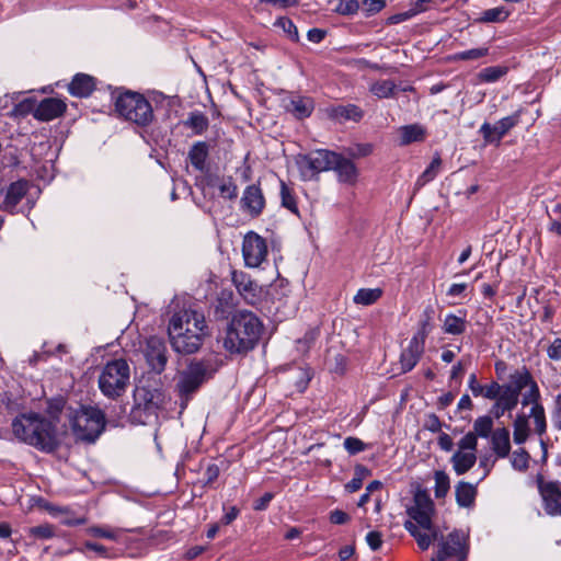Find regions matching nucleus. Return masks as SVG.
<instances>
[{"label": "nucleus", "mask_w": 561, "mask_h": 561, "mask_svg": "<svg viewBox=\"0 0 561 561\" xmlns=\"http://www.w3.org/2000/svg\"><path fill=\"white\" fill-rule=\"evenodd\" d=\"M168 333L173 350L180 354H194L203 345L209 329L203 311L193 306L175 310L168 324Z\"/></svg>", "instance_id": "f257e3e1"}, {"label": "nucleus", "mask_w": 561, "mask_h": 561, "mask_svg": "<svg viewBox=\"0 0 561 561\" xmlns=\"http://www.w3.org/2000/svg\"><path fill=\"white\" fill-rule=\"evenodd\" d=\"M263 332V323L251 311H238L231 318L225 336L222 347L230 354H243L252 351Z\"/></svg>", "instance_id": "f03ea898"}, {"label": "nucleus", "mask_w": 561, "mask_h": 561, "mask_svg": "<svg viewBox=\"0 0 561 561\" xmlns=\"http://www.w3.org/2000/svg\"><path fill=\"white\" fill-rule=\"evenodd\" d=\"M12 432L19 440L45 453H53L59 446L54 424L36 413L16 416Z\"/></svg>", "instance_id": "7ed1b4c3"}, {"label": "nucleus", "mask_w": 561, "mask_h": 561, "mask_svg": "<svg viewBox=\"0 0 561 561\" xmlns=\"http://www.w3.org/2000/svg\"><path fill=\"white\" fill-rule=\"evenodd\" d=\"M217 366L210 359L193 360L180 374L176 389L181 397V405L184 409L191 397L199 387L216 373Z\"/></svg>", "instance_id": "20e7f679"}, {"label": "nucleus", "mask_w": 561, "mask_h": 561, "mask_svg": "<svg viewBox=\"0 0 561 561\" xmlns=\"http://www.w3.org/2000/svg\"><path fill=\"white\" fill-rule=\"evenodd\" d=\"M70 424L78 439L92 443L105 427V415L98 408L81 407L70 414Z\"/></svg>", "instance_id": "39448f33"}, {"label": "nucleus", "mask_w": 561, "mask_h": 561, "mask_svg": "<svg viewBox=\"0 0 561 561\" xmlns=\"http://www.w3.org/2000/svg\"><path fill=\"white\" fill-rule=\"evenodd\" d=\"M115 110L119 116L139 126H147L153 119L150 102L140 93L126 91L118 94Z\"/></svg>", "instance_id": "423d86ee"}, {"label": "nucleus", "mask_w": 561, "mask_h": 561, "mask_svg": "<svg viewBox=\"0 0 561 561\" xmlns=\"http://www.w3.org/2000/svg\"><path fill=\"white\" fill-rule=\"evenodd\" d=\"M129 365L123 358L108 362L99 376L101 392L107 398L121 397L129 385Z\"/></svg>", "instance_id": "0eeeda50"}, {"label": "nucleus", "mask_w": 561, "mask_h": 561, "mask_svg": "<svg viewBox=\"0 0 561 561\" xmlns=\"http://www.w3.org/2000/svg\"><path fill=\"white\" fill-rule=\"evenodd\" d=\"M135 404L130 416L134 422L147 424L152 416L163 407L165 394L161 389L150 387H137L134 392Z\"/></svg>", "instance_id": "6e6552de"}, {"label": "nucleus", "mask_w": 561, "mask_h": 561, "mask_svg": "<svg viewBox=\"0 0 561 561\" xmlns=\"http://www.w3.org/2000/svg\"><path fill=\"white\" fill-rule=\"evenodd\" d=\"M436 556L431 561L456 559L465 561L468 554V538L461 530H454L447 536L438 535Z\"/></svg>", "instance_id": "1a4fd4ad"}, {"label": "nucleus", "mask_w": 561, "mask_h": 561, "mask_svg": "<svg viewBox=\"0 0 561 561\" xmlns=\"http://www.w3.org/2000/svg\"><path fill=\"white\" fill-rule=\"evenodd\" d=\"M336 153L327 149L313 150L298 156L296 163L304 180H310L320 172L332 169Z\"/></svg>", "instance_id": "9d476101"}, {"label": "nucleus", "mask_w": 561, "mask_h": 561, "mask_svg": "<svg viewBox=\"0 0 561 561\" xmlns=\"http://www.w3.org/2000/svg\"><path fill=\"white\" fill-rule=\"evenodd\" d=\"M268 248L266 240L256 232H248L242 242V255L248 267L255 268L266 260Z\"/></svg>", "instance_id": "9b49d317"}, {"label": "nucleus", "mask_w": 561, "mask_h": 561, "mask_svg": "<svg viewBox=\"0 0 561 561\" xmlns=\"http://www.w3.org/2000/svg\"><path fill=\"white\" fill-rule=\"evenodd\" d=\"M522 111L518 110L514 114L501 118L495 125L483 123L479 129L484 142L499 145L501 139L520 121Z\"/></svg>", "instance_id": "f8f14e48"}, {"label": "nucleus", "mask_w": 561, "mask_h": 561, "mask_svg": "<svg viewBox=\"0 0 561 561\" xmlns=\"http://www.w3.org/2000/svg\"><path fill=\"white\" fill-rule=\"evenodd\" d=\"M434 504L425 491H417L414 495V505L408 510L409 516L425 530L432 528V513Z\"/></svg>", "instance_id": "ddd939ff"}, {"label": "nucleus", "mask_w": 561, "mask_h": 561, "mask_svg": "<svg viewBox=\"0 0 561 561\" xmlns=\"http://www.w3.org/2000/svg\"><path fill=\"white\" fill-rule=\"evenodd\" d=\"M538 489L543 501V510L550 516H557L561 511V483L559 481L546 482L538 478Z\"/></svg>", "instance_id": "4468645a"}, {"label": "nucleus", "mask_w": 561, "mask_h": 561, "mask_svg": "<svg viewBox=\"0 0 561 561\" xmlns=\"http://www.w3.org/2000/svg\"><path fill=\"white\" fill-rule=\"evenodd\" d=\"M145 357L150 368L160 374L164 370L168 362L167 346L162 339L150 336L146 342Z\"/></svg>", "instance_id": "2eb2a0df"}, {"label": "nucleus", "mask_w": 561, "mask_h": 561, "mask_svg": "<svg viewBox=\"0 0 561 561\" xmlns=\"http://www.w3.org/2000/svg\"><path fill=\"white\" fill-rule=\"evenodd\" d=\"M424 332L415 333L409 345L401 352L400 365L402 373L411 371L420 362L424 353Z\"/></svg>", "instance_id": "dca6fc26"}, {"label": "nucleus", "mask_w": 561, "mask_h": 561, "mask_svg": "<svg viewBox=\"0 0 561 561\" xmlns=\"http://www.w3.org/2000/svg\"><path fill=\"white\" fill-rule=\"evenodd\" d=\"M30 183L26 180H19L11 183L0 192V209L12 211L21 199L26 195Z\"/></svg>", "instance_id": "f3484780"}, {"label": "nucleus", "mask_w": 561, "mask_h": 561, "mask_svg": "<svg viewBox=\"0 0 561 561\" xmlns=\"http://www.w3.org/2000/svg\"><path fill=\"white\" fill-rule=\"evenodd\" d=\"M240 204L242 210L251 217H259L265 207V198L260 186L255 184L247 186Z\"/></svg>", "instance_id": "a211bd4d"}, {"label": "nucleus", "mask_w": 561, "mask_h": 561, "mask_svg": "<svg viewBox=\"0 0 561 561\" xmlns=\"http://www.w3.org/2000/svg\"><path fill=\"white\" fill-rule=\"evenodd\" d=\"M66 103L56 98H47L41 101L34 112V117L42 122H48L62 115Z\"/></svg>", "instance_id": "6ab92c4d"}, {"label": "nucleus", "mask_w": 561, "mask_h": 561, "mask_svg": "<svg viewBox=\"0 0 561 561\" xmlns=\"http://www.w3.org/2000/svg\"><path fill=\"white\" fill-rule=\"evenodd\" d=\"M331 170L335 171L341 183L354 185L357 181L358 171L356 165L339 153H336V161L332 164Z\"/></svg>", "instance_id": "aec40b11"}, {"label": "nucleus", "mask_w": 561, "mask_h": 561, "mask_svg": "<svg viewBox=\"0 0 561 561\" xmlns=\"http://www.w3.org/2000/svg\"><path fill=\"white\" fill-rule=\"evenodd\" d=\"M404 528L414 537L421 550H427L433 541L438 540L439 531L433 527L431 530H425L416 523L407 520Z\"/></svg>", "instance_id": "412c9836"}, {"label": "nucleus", "mask_w": 561, "mask_h": 561, "mask_svg": "<svg viewBox=\"0 0 561 561\" xmlns=\"http://www.w3.org/2000/svg\"><path fill=\"white\" fill-rule=\"evenodd\" d=\"M95 89V79L87 73H77L68 85V91L77 98H88Z\"/></svg>", "instance_id": "4be33fe9"}, {"label": "nucleus", "mask_w": 561, "mask_h": 561, "mask_svg": "<svg viewBox=\"0 0 561 561\" xmlns=\"http://www.w3.org/2000/svg\"><path fill=\"white\" fill-rule=\"evenodd\" d=\"M327 114L332 119L353 122H359L364 116L363 110L355 104L330 106Z\"/></svg>", "instance_id": "5701e85b"}, {"label": "nucleus", "mask_w": 561, "mask_h": 561, "mask_svg": "<svg viewBox=\"0 0 561 561\" xmlns=\"http://www.w3.org/2000/svg\"><path fill=\"white\" fill-rule=\"evenodd\" d=\"M467 311L459 310L458 314L456 313H447L445 318L442 320V330L445 334L450 335H460L465 333L467 329Z\"/></svg>", "instance_id": "b1692460"}, {"label": "nucleus", "mask_w": 561, "mask_h": 561, "mask_svg": "<svg viewBox=\"0 0 561 561\" xmlns=\"http://www.w3.org/2000/svg\"><path fill=\"white\" fill-rule=\"evenodd\" d=\"M534 380L528 368L523 366L510 375V382L503 385V388L510 389L519 397L523 389L527 388Z\"/></svg>", "instance_id": "393cba45"}, {"label": "nucleus", "mask_w": 561, "mask_h": 561, "mask_svg": "<svg viewBox=\"0 0 561 561\" xmlns=\"http://www.w3.org/2000/svg\"><path fill=\"white\" fill-rule=\"evenodd\" d=\"M492 450L499 458H505L511 451L510 431L506 427L496 428L491 435Z\"/></svg>", "instance_id": "a878e982"}, {"label": "nucleus", "mask_w": 561, "mask_h": 561, "mask_svg": "<svg viewBox=\"0 0 561 561\" xmlns=\"http://www.w3.org/2000/svg\"><path fill=\"white\" fill-rule=\"evenodd\" d=\"M209 156V146L205 141L195 142L188 151V160L197 171L204 172L207 170V158Z\"/></svg>", "instance_id": "bb28decb"}, {"label": "nucleus", "mask_w": 561, "mask_h": 561, "mask_svg": "<svg viewBox=\"0 0 561 561\" xmlns=\"http://www.w3.org/2000/svg\"><path fill=\"white\" fill-rule=\"evenodd\" d=\"M455 495L460 507H471L476 501L477 489L471 483L460 481L455 488Z\"/></svg>", "instance_id": "cd10ccee"}, {"label": "nucleus", "mask_w": 561, "mask_h": 561, "mask_svg": "<svg viewBox=\"0 0 561 561\" xmlns=\"http://www.w3.org/2000/svg\"><path fill=\"white\" fill-rule=\"evenodd\" d=\"M455 472L460 476L469 471L477 461L476 453L457 450L450 459Z\"/></svg>", "instance_id": "c85d7f7f"}, {"label": "nucleus", "mask_w": 561, "mask_h": 561, "mask_svg": "<svg viewBox=\"0 0 561 561\" xmlns=\"http://www.w3.org/2000/svg\"><path fill=\"white\" fill-rule=\"evenodd\" d=\"M183 125L193 130L194 135H203L209 127L208 117L198 111L191 112Z\"/></svg>", "instance_id": "c756f323"}, {"label": "nucleus", "mask_w": 561, "mask_h": 561, "mask_svg": "<svg viewBox=\"0 0 561 561\" xmlns=\"http://www.w3.org/2000/svg\"><path fill=\"white\" fill-rule=\"evenodd\" d=\"M232 283L237 287L238 291L244 297L254 296L256 285L251 277L244 272H232Z\"/></svg>", "instance_id": "7c9ffc66"}, {"label": "nucleus", "mask_w": 561, "mask_h": 561, "mask_svg": "<svg viewBox=\"0 0 561 561\" xmlns=\"http://www.w3.org/2000/svg\"><path fill=\"white\" fill-rule=\"evenodd\" d=\"M314 108L313 101L310 98L298 96L293 99L288 105V110L297 118L309 117Z\"/></svg>", "instance_id": "2f4dec72"}, {"label": "nucleus", "mask_w": 561, "mask_h": 561, "mask_svg": "<svg viewBox=\"0 0 561 561\" xmlns=\"http://www.w3.org/2000/svg\"><path fill=\"white\" fill-rule=\"evenodd\" d=\"M399 133L401 146H407L412 142L422 141L425 137L424 128L417 124L402 126Z\"/></svg>", "instance_id": "473e14b6"}, {"label": "nucleus", "mask_w": 561, "mask_h": 561, "mask_svg": "<svg viewBox=\"0 0 561 561\" xmlns=\"http://www.w3.org/2000/svg\"><path fill=\"white\" fill-rule=\"evenodd\" d=\"M36 106L37 105L34 99L26 98L22 101L14 102L11 108L5 111L3 115L14 118L25 117L31 113L34 114Z\"/></svg>", "instance_id": "72a5a7b5"}, {"label": "nucleus", "mask_w": 561, "mask_h": 561, "mask_svg": "<svg viewBox=\"0 0 561 561\" xmlns=\"http://www.w3.org/2000/svg\"><path fill=\"white\" fill-rule=\"evenodd\" d=\"M513 427L514 442L516 444L525 443L529 435L528 416L525 414H518L514 421Z\"/></svg>", "instance_id": "f704fd0d"}, {"label": "nucleus", "mask_w": 561, "mask_h": 561, "mask_svg": "<svg viewBox=\"0 0 561 561\" xmlns=\"http://www.w3.org/2000/svg\"><path fill=\"white\" fill-rule=\"evenodd\" d=\"M510 12L504 7H496L484 10L476 20L479 23H499L505 21Z\"/></svg>", "instance_id": "c9c22d12"}, {"label": "nucleus", "mask_w": 561, "mask_h": 561, "mask_svg": "<svg viewBox=\"0 0 561 561\" xmlns=\"http://www.w3.org/2000/svg\"><path fill=\"white\" fill-rule=\"evenodd\" d=\"M382 295L380 288H360L353 300L356 305L369 306L375 304Z\"/></svg>", "instance_id": "e433bc0d"}, {"label": "nucleus", "mask_w": 561, "mask_h": 561, "mask_svg": "<svg viewBox=\"0 0 561 561\" xmlns=\"http://www.w3.org/2000/svg\"><path fill=\"white\" fill-rule=\"evenodd\" d=\"M508 71L506 66H491L482 69L478 73V79L484 83H493L499 81Z\"/></svg>", "instance_id": "4c0bfd02"}, {"label": "nucleus", "mask_w": 561, "mask_h": 561, "mask_svg": "<svg viewBox=\"0 0 561 561\" xmlns=\"http://www.w3.org/2000/svg\"><path fill=\"white\" fill-rule=\"evenodd\" d=\"M54 515H61L60 523L65 526H79L87 524L84 516H76L66 507H56L50 511Z\"/></svg>", "instance_id": "58836bf2"}, {"label": "nucleus", "mask_w": 561, "mask_h": 561, "mask_svg": "<svg viewBox=\"0 0 561 561\" xmlns=\"http://www.w3.org/2000/svg\"><path fill=\"white\" fill-rule=\"evenodd\" d=\"M396 83L391 80H379L374 82L369 91L378 99H388L393 95Z\"/></svg>", "instance_id": "ea45409f"}, {"label": "nucleus", "mask_w": 561, "mask_h": 561, "mask_svg": "<svg viewBox=\"0 0 561 561\" xmlns=\"http://www.w3.org/2000/svg\"><path fill=\"white\" fill-rule=\"evenodd\" d=\"M529 417L534 419L535 431L538 435H543L547 430L546 413L542 404H535L530 409Z\"/></svg>", "instance_id": "a19ab883"}, {"label": "nucleus", "mask_w": 561, "mask_h": 561, "mask_svg": "<svg viewBox=\"0 0 561 561\" xmlns=\"http://www.w3.org/2000/svg\"><path fill=\"white\" fill-rule=\"evenodd\" d=\"M440 165H442L440 157L439 156L434 157L432 162L430 163V165L419 176L416 184L422 186V185H425L426 183L433 181L437 176Z\"/></svg>", "instance_id": "79ce46f5"}, {"label": "nucleus", "mask_w": 561, "mask_h": 561, "mask_svg": "<svg viewBox=\"0 0 561 561\" xmlns=\"http://www.w3.org/2000/svg\"><path fill=\"white\" fill-rule=\"evenodd\" d=\"M280 199L283 207L298 215V206L294 192L284 181H280Z\"/></svg>", "instance_id": "37998d69"}, {"label": "nucleus", "mask_w": 561, "mask_h": 561, "mask_svg": "<svg viewBox=\"0 0 561 561\" xmlns=\"http://www.w3.org/2000/svg\"><path fill=\"white\" fill-rule=\"evenodd\" d=\"M493 428V421L491 416H480L473 423V432L476 436L486 438L490 436Z\"/></svg>", "instance_id": "c03bdc74"}, {"label": "nucleus", "mask_w": 561, "mask_h": 561, "mask_svg": "<svg viewBox=\"0 0 561 561\" xmlns=\"http://www.w3.org/2000/svg\"><path fill=\"white\" fill-rule=\"evenodd\" d=\"M489 54L488 47H478L454 54L453 60H477L485 57Z\"/></svg>", "instance_id": "a18cd8bd"}, {"label": "nucleus", "mask_w": 561, "mask_h": 561, "mask_svg": "<svg viewBox=\"0 0 561 561\" xmlns=\"http://www.w3.org/2000/svg\"><path fill=\"white\" fill-rule=\"evenodd\" d=\"M450 488L449 477L445 471L435 472V496L442 499L446 496Z\"/></svg>", "instance_id": "49530a36"}, {"label": "nucleus", "mask_w": 561, "mask_h": 561, "mask_svg": "<svg viewBox=\"0 0 561 561\" xmlns=\"http://www.w3.org/2000/svg\"><path fill=\"white\" fill-rule=\"evenodd\" d=\"M500 405L504 408L506 411L514 410L519 401V397L515 393H513L510 389L503 388L502 393L499 396V398L495 400Z\"/></svg>", "instance_id": "de8ad7c7"}, {"label": "nucleus", "mask_w": 561, "mask_h": 561, "mask_svg": "<svg viewBox=\"0 0 561 561\" xmlns=\"http://www.w3.org/2000/svg\"><path fill=\"white\" fill-rule=\"evenodd\" d=\"M295 378V386L298 392H304L309 381L311 380V373L308 368L299 367L293 371Z\"/></svg>", "instance_id": "09e8293b"}, {"label": "nucleus", "mask_w": 561, "mask_h": 561, "mask_svg": "<svg viewBox=\"0 0 561 561\" xmlns=\"http://www.w3.org/2000/svg\"><path fill=\"white\" fill-rule=\"evenodd\" d=\"M27 533L34 539H50L55 536L54 526L49 524H43L34 527H30Z\"/></svg>", "instance_id": "8fccbe9b"}, {"label": "nucleus", "mask_w": 561, "mask_h": 561, "mask_svg": "<svg viewBox=\"0 0 561 561\" xmlns=\"http://www.w3.org/2000/svg\"><path fill=\"white\" fill-rule=\"evenodd\" d=\"M275 26L282 28L293 42L299 41V33L294 22L288 18H279L275 22Z\"/></svg>", "instance_id": "3c124183"}, {"label": "nucleus", "mask_w": 561, "mask_h": 561, "mask_svg": "<svg viewBox=\"0 0 561 561\" xmlns=\"http://www.w3.org/2000/svg\"><path fill=\"white\" fill-rule=\"evenodd\" d=\"M511 462L514 469L518 471H525L528 468L529 455L524 448L515 450L513 453Z\"/></svg>", "instance_id": "603ef678"}, {"label": "nucleus", "mask_w": 561, "mask_h": 561, "mask_svg": "<svg viewBox=\"0 0 561 561\" xmlns=\"http://www.w3.org/2000/svg\"><path fill=\"white\" fill-rule=\"evenodd\" d=\"M527 388H528L527 391L523 394L522 404L524 407H526L528 404H531V405L540 404L539 403L540 391H539V387H538L537 382L534 380L533 383H530Z\"/></svg>", "instance_id": "864d4df0"}, {"label": "nucleus", "mask_w": 561, "mask_h": 561, "mask_svg": "<svg viewBox=\"0 0 561 561\" xmlns=\"http://www.w3.org/2000/svg\"><path fill=\"white\" fill-rule=\"evenodd\" d=\"M527 388H528L527 391L523 394L522 404L524 407H526L528 404H531V405L540 404L539 403L540 391H539V387H538L537 382L534 380L533 383H530Z\"/></svg>", "instance_id": "5fc2aeb1"}, {"label": "nucleus", "mask_w": 561, "mask_h": 561, "mask_svg": "<svg viewBox=\"0 0 561 561\" xmlns=\"http://www.w3.org/2000/svg\"><path fill=\"white\" fill-rule=\"evenodd\" d=\"M527 388H528L527 391L523 394L522 404L524 407H526L528 404H531V405L540 404L539 403L540 391H539V387H538L537 382L534 380L533 383H530Z\"/></svg>", "instance_id": "6e6d98bb"}, {"label": "nucleus", "mask_w": 561, "mask_h": 561, "mask_svg": "<svg viewBox=\"0 0 561 561\" xmlns=\"http://www.w3.org/2000/svg\"><path fill=\"white\" fill-rule=\"evenodd\" d=\"M219 193L224 198L234 199L238 196V186L231 178H228L219 185Z\"/></svg>", "instance_id": "4d7b16f0"}, {"label": "nucleus", "mask_w": 561, "mask_h": 561, "mask_svg": "<svg viewBox=\"0 0 561 561\" xmlns=\"http://www.w3.org/2000/svg\"><path fill=\"white\" fill-rule=\"evenodd\" d=\"M66 401L62 397L49 399L47 401L46 412L47 414L57 420L61 411L64 410Z\"/></svg>", "instance_id": "13d9d810"}, {"label": "nucleus", "mask_w": 561, "mask_h": 561, "mask_svg": "<svg viewBox=\"0 0 561 561\" xmlns=\"http://www.w3.org/2000/svg\"><path fill=\"white\" fill-rule=\"evenodd\" d=\"M359 3L357 0H341L336 5L335 11L343 15H352L357 13Z\"/></svg>", "instance_id": "bf43d9fd"}, {"label": "nucleus", "mask_w": 561, "mask_h": 561, "mask_svg": "<svg viewBox=\"0 0 561 561\" xmlns=\"http://www.w3.org/2000/svg\"><path fill=\"white\" fill-rule=\"evenodd\" d=\"M344 447L350 455H356L366 449L365 443L362 439L353 436L346 437L344 439Z\"/></svg>", "instance_id": "052dcab7"}, {"label": "nucleus", "mask_w": 561, "mask_h": 561, "mask_svg": "<svg viewBox=\"0 0 561 561\" xmlns=\"http://www.w3.org/2000/svg\"><path fill=\"white\" fill-rule=\"evenodd\" d=\"M459 450L467 453H476L477 449V436L474 433H467L459 442H458Z\"/></svg>", "instance_id": "680f3d73"}, {"label": "nucleus", "mask_w": 561, "mask_h": 561, "mask_svg": "<svg viewBox=\"0 0 561 561\" xmlns=\"http://www.w3.org/2000/svg\"><path fill=\"white\" fill-rule=\"evenodd\" d=\"M84 550H92L105 559L114 558V556H112L110 553L108 549L105 546L96 543V542L87 541V542H84L82 548L78 549V551H80L82 553L84 552Z\"/></svg>", "instance_id": "e2e57ef3"}, {"label": "nucleus", "mask_w": 561, "mask_h": 561, "mask_svg": "<svg viewBox=\"0 0 561 561\" xmlns=\"http://www.w3.org/2000/svg\"><path fill=\"white\" fill-rule=\"evenodd\" d=\"M503 391V386H501L496 381H492L491 383L483 386L482 393L480 396L484 397L489 400H496L499 396Z\"/></svg>", "instance_id": "0e129e2a"}, {"label": "nucleus", "mask_w": 561, "mask_h": 561, "mask_svg": "<svg viewBox=\"0 0 561 561\" xmlns=\"http://www.w3.org/2000/svg\"><path fill=\"white\" fill-rule=\"evenodd\" d=\"M365 468L362 466L356 467L355 477H353V479L345 484V490L348 493H354L363 486V477L360 472H363Z\"/></svg>", "instance_id": "69168bd1"}, {"label": "nucleus", "mask_w": 561, "mask_h": 561, "mask_svg": "<svg viewBox=\"0 0 561 561\" xmlns=\"http://www.w3.org/2000/svg\"><path fill=\"white\" fill-rule=\"evenodd\" d=\"M551 420L553 426L557 430L561 431V393H559L554 398V404L551 412Z\"/></svg>", "instance_id": "338daca9"}, {"label": "nucleus", "mask_w": 561, "mask_h": 561, "mask_svg": "<svg viewBox=\"0 0 561 561\" xmlns=\"http://www.w3.org/2000/svg\"><path fill=\"white\" fill-rule=\"evenodd\" d=\"M547 355L551 360H561V339L557 337L547 348Z\"/></svg>", "instance_id": "774afa93"}]
</instances>
